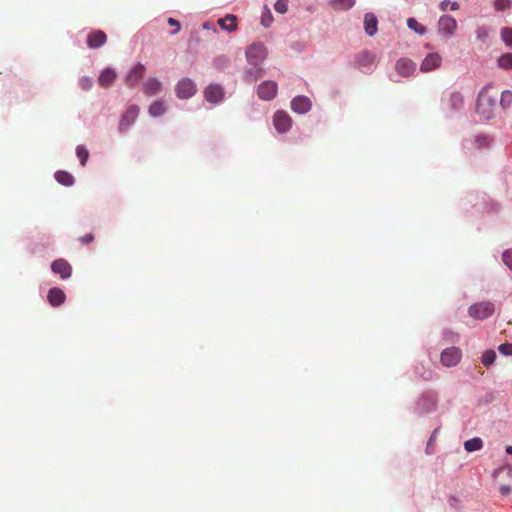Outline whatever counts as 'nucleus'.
Listing matches in <instances>:
<instances>
[{
    "instance_id": "obj_1",
    "label": "nucleus",
    "mask_w": 512,
    "mask_h": 512,
    "mask_svg": "<svg viewBox=\"0 0 512 512\" xmlns=\"http://www.w3.org/2000/svg\"><path fill=\"white\" fill-rule=\"evenodd\" d=\"M492 90L491 86L484 87L477 100L476 111L486 120L494 116L497 108V92H492Z\"/></svg>"
},
{
    "instance_id": "obj_2",
    "label": "nucleus",
    "mask_w": 512,
    "mask_h": 512,
    "mask_svg": "<svg viewBox=\"0 0 512 512\" xmlns=\"http://www.w3.org/2000/svg\"><path fill=\"white\" fill-rule=\"evenodd\" d=\"M494 304L490 301H483L469 307V315L475 319L483 320L493 315Z\"/></svg>"
},
{
    "instance_id": "obj_3",
    "label": "nucleus",
    "mask_w": 512,
    "mask_h": 512,
    "mask_svg": "<svg viewBox=\"0 0 512 512\" xmlns=\"http://www.w3.org/2000/svg\"><path fill=\"white\" fill-rule=\"evenodd\" d=\"M267 56V49L262 43H254L246 50L248 62L253 66L261 64Z\"/></svg>"
},
{
    "instance_id": "obj_4",
    "label": "nucleus",
    "mask_w": 512,
    "mask_h": 512,
    "mask_svg": "<svg viewBox=\"0 0 512 512\" xmlns=\"http://www.w3.org/2000/svg\"><path fill=\"white\" fill-rule=\"evenodd\" d=\"M197 92V86L190 78H182L175 86V93L180 99H189Z\"/></svg>"
},
{
    "instance_id": "obj_5",
    "label": "nucleus",
    "mask_w": 512,
    "mask_h": 512,
    "mask_svg": "<svg viewBox=\"0 0 512 512\" xmlns=\"http://www.w3.org/2000/svg\"><path fill=\"white\" fill-rule=\"evenodd\" d=\"M140 112V108L137 105H130L126 111L123 113L118 129L120 132H124L129 129V127L135 123L138 118Z\"/></svg>"
},
{
    "instance_id": "obj_6",
    "label": "nucleus",
    "mask_w": 512,
    "mask_h": 512,
    "mask_svg": "<svg viewBox=\"0 0 512 512\" xmlns=\"http://www.w3.org/2000/svg\"><path fill=\"white\" fill-rule=\"evenodd\" d=\"M273 125L279 133H286L291 128L292 119L288 113L277 111L273 117Z\"/></svg>"
},
{
    "instance_id": "obj_7",
    "label": "nucleus",
    "mask_w": 512,
    "mask_h": 512,
    "mask_svg": "<svg viewBox=\"0 0 512 512\" xmlns=\"http://www.w3.org/2000/svg\"><path fill=\"white\" fill-rule=\"evenodd\" d=\"M461 359V351L456 347L445 349L441 353V363L446 367L456 366Z\"/></svg>"
},
{
    "instance_id": "obj_8",
    "label": "nucleus",
    "mask_w": 512,
    "mask_h": 512,
    "mask_svg": "<svg viewBox=\"0 0 512 512\" xmlns=\"http://www.w3.org/2000/svg\"><path fill=\"white\" fill-rule=\"evenodd\" d=\"M277 84L274 81H264L258 86L257 95L260 99L269 101L277 94Z\"/></svg>"
},
{
    "instance_id": "obj_9",
    "label": "nucleus",
    "mask_w": 512,
    "mask_h": 512,
    "mask_svg": "<svg viewBox=\"0 0 512 512\" xmlns=\"http://www.w3.org/2000/svg\"><path fill=\"white\" fill-rule=\"evenodd\" d=\"M145 74V66L141 63H138L136 66H134L127 76L125 77V83L129 87L136 86L139 81L143 78Z\"/></svg>"
},
{
    "instance_id": "obj_10",
    "label": "nucleus",
    "mask_w": 512,
    "mask_h": 512,
    "mask_svg": "<svg viewBox=\"0 0 512 512\" xmlns=\"http://www.w3.org/2000/svg\"><path fill=\"white\" fill-rule=\"evenodd\" d=\"M204 97L210 103H218L224 97V90L218 84H210L204 90Z\"/></svg>"
},
{
    "instance_id": "obj_11",
    "label": "nucleus",
    "mask_w": 512,
    "mask_h": 512,
    "mask_svg": "<svg viewBox=\"0 0 512 512\" xmlns=\"http://www.w3.org/2000/svg\"><path fill=\"white\" fill-rule=\"evenodd\" d=\"M442 57L438 53H430L422 61L420 69L422 72H430L441 66Z\"/></svg>"
},
{
    "instance_id": "obj_12",
    "label": "nucleus",
    "mask_w": 512,
    "mask_h": 512,
    "mask_svg": "<svg viewBox=\"0 0 512 512\" xmlns=\"http://www.w3.org/2000/svg\"><path fill=\"white\" fill-rule=\"evenodd\" d=\"M51 269L55 274H59L62 279L69 278L72 273L71 265L64 259L55 260L51 265Z\"/></svg>"
},
{
    "instance_id": "obj_13",
    "label": "nucleus",
    "mask_w": 512,
    "mask_h": 512,
    "mask_svg": "<svg viewBox=\"0 0 512 512\" xmlns=\"http://www.w3.org/2000/svg\"><path fill=\"white\" fill-rule=\"evenodd\" d=\"M107 41L106 34L101 30L90 32L87 36V45L91 49H97L103 46Z\"/></svg>"
},
{
    "instance_id": "obj_14",
    "label": "nucleus",
    "mask_w": 512,
    "mask_h": 512,
    "mask_svg": "<svg viewBox=\"0 0 512 512\" xmlns=\"http://www.w3.org/2000/svg\"><path fill=\"white\" fill-rule=\"evenodd\" d=\"M311 101L306 96H297L291 101V109L299 114H304L311 109Z\"/></svg>"
},
{
    "instance_id": "obj_15",
    "label": "nucleus",
    "mask_w": 512,
    "mask_h": 512,
    "mask_svg": "<svg viewBox=\"0 0 512 512\" xmlns=\"http://www.w3.org/2000/svg\"><path fill=\"white\" fill-rule=\"evenodd\" d=\"M438 25H439V31L444 34H448V35L453 34L457 28L456 20L452 16H449V15L441 16L439 19Z\"/></svg>"
},
{
    "instance_id": "obj_16",
    "label": "nucleus",
    "mask_w": 512,
    "mask_h": 512,
    "mask_svg": "<svg viewBox=\"0 0 512 512\" xmlns=\"http://www.w3.org/2000/svg\"><path fill=\"white\" fill-rule=\"evenodd\" d=\"M162 83L155 77L148 78L143 84V92L147 96H154L161 92Z\"/></svg>"
},
{
    "instance_id": "obj_17",
    "label": "nucleus",
    "mask_w": 512,
    "mask_h": 512,
    "mask_svg": "<svg viewBox=\"0 0 512 512\" xmlns=\"http://www.w3.org/2000/svg\"><path fill=\"white\" fill-rule=\"evenodd\" d=\"M396 71L403 77L410 76L415 70V64L406 58L399 59L395 65Z\"/></svg>"
},
{
    "instance_id": "obj_18",
    "label": "nucleus",
    "mask_w": 512,
    "mask_h": 512,
    "mask_svg": "<svg viewBox=\"0 0 512 512\" xmlns=\"http://www.w3.org/2000/svg\"><path fill=\"white\" fill-rule=\"evenodd\" d=\"M117 78V73L112 68L102 70L99 75L98 83L103 88L111 86Z\"/></svg>"
},
{
    "instance_id": "obj_19",
    "label": "nucleus",
    "mask_w": 512,
    "mask_h": 512,
    "mask_svg": "<svg viewBox=\"0 0 512 512\" xmlns=\"http://www.w3.org/2000/svg\"><path fill=\"white\" fill-rule=\"evenodd\" d=\"M376 60V56L374 53L370 51H362L355 57V64L357 67H367L371 66Z\"/></svg>"
},
{
    "instance_id": "obj_20",
    "label": "nucleus",
    "mask_w": 512,
    "mask_h": 512,
    "mask_svg": "<svg viewBox=\"0 0 512 512\" xmlns=\"http://www.w3.org/2000/svg\"><path fill=\"white\" fill-rule=\"evenodd\" d=\"M364 29L367 35L374 36L378 30V20L373 13H366L364 17Z\"/></svg>"
},
{
    "instance_id": "obj_21",
    "label": "nucleus",
    "mask_w": 512,
    "mask_h": 512,
    "mask_svg": "<svg viewBox=\"0 0 512 512\" xmlns=\"http://www.w3.org/2000/svg\"><path fill=\"white\" fill-rule=\"evenodd\" d=\"M219 26L228 32H234L237 30V17L232 14L226 15L224 18L218 19Z\"/></svg>"
},
{
    "instance_id": "obj_22",
    "label": "nucleus",
    "mask_w": 512,
    "mask_h": 512,
    "mask_svg": "<svg viewBox=\"0 0 512 512\" xmlns=\"http://www.w3.org/2000/svg\"><path fill=\"white\" fill-rule=\"evenodd\" d=\"M446 105L452 111H458L462 109L464 105V98L462 94L459 92H452L447 99Z\"/></svg>"
},
{
    "instance_id": "obj_23",
    "label": "nucleus",
    "mask_w": 512,
    "mask_h": 512,
    "mask_svg": "<svg viewBox=\"0 0 512 512\" xmlns=\"http://www.w3.org/2000/svg\"><path fill=\"white\" fill-rule=\"evenodd\" d=\"M47 299L52 306L56 307L64 302L65 294L60 288L55 287L49 290Z\"/></svg>"
},
{
    "instance_id": "obj_24",
    "label": "nucleus",
    "mask_w": 512,
    "mask_h": 512,
    "mask_svg": "<svg viewBox=\"0 0 512 512\" xmlns=\"http://www.w3.org/2000/svg\"><path fill=\"white\" fill-rule=\"evenodd\" d=\"M167 110L166 103L163 100L154 101L148 109L149 114L152 117H159L163 115Z\"/></svg>"
},
{
    "instance_id": "obj_25",
    "label": "nucleus",
    "mask_w": 512,
    "mask_h": 512,
    "mask_svg": "<svg viewBox=\"0 0 512 512\" xmlns=\"http://www.w3.org/2000/svg\"><path fill=\"white\" fill-rule=\"evenodd\" d=\"M355 0H330V5L334 10L343 11L352 8Z\"/></svg>"
},
{
    "instance_id": "obj_26",
    "label": "nucleus",
    "mask_w": 512,
    "mask_h": 512,
    "mask_svg": "<svg viewBox=\"0 0 512 512\" xmlns=\"http://www.w3.org/2000/svg\"><path fill=\"white\" fill-rule=\"evenodd\" d=\"M55 179L62 185L71 186L74 183V177L66 171H57Z\"/></svg>"
},
{
    "instance_id": "obj_27",
    "label": "nucleus",
    "mask_w": 512,
    "mask_h": 512,
    "mask_svg": "<svg viewBox=\"0 0 512 512\" xmlns=\"http://www.w3.org/2000/svg\"><path fill=\"white\" fill-rule=\"evenodd\" d=\"M483 447V441L482 439L475 437L472 439L467 440L464 443V448L467 452H474L478 451Z\"/></svg>"
},
{
    "instance_id": "obj_28",
    "label": "nucleus",
    "mask_w": 512,
    "mask_h": 512,
    "mask_svg": "<svg viewBox=\"0 0 512 512\" xmlns=\"http://www.w3.org/2000/svg\"><path fill=\"white\" fill-rule=\"evenodd\" d=\"M498 66L504 70L512 69V53H505L497 60Z\"/></svg>"
},
{
    "instance_id": "obj_29",
    "label": "nucleus",
    "mask_w": 512,
    "mask_h": 512,
    "mask_svg": "<svg viewBox=\"0 0 512 512\" xmlns=\"http://www.w3.org/2000/svg\"><path fill=\"white\" fill-rule=\"evenodd\" d=\"M262 75H263V70L261 68L255 67V68L249 69L246 72L244 79L248 83H253L257 79H259Z\"/></svg>"
},
{
    "instance_id": "obj_30",
    "label": "nucleus",
    "mask_w": 512,
    "mask_h": 512,
    "mask_svg": "<svg viewBox=\"0 0 512 512\" xmlns=\"http://www.w3.org/2000/svg\"><path fill=\"white\" fill-rule=\"evenodd\" d=\"M407 25L410 29L414 30L416 33L423 35L426 32V28L420 24L415 18H409L407 20Z\"/></svg>"
},
{
    "instance_id": "obj_31",
    "label": "nucleus",
    "mask_w": 512,
    "mask_h": 512,
    "mask_svg": "<svg viewBox=\"0 0 512 512\" xmlns=\"http://www.w3.org/2000/svg\"><path fill=\"white\" fill-rule=\"evenodd\" d=\"M77 157L80 160L82 166H85L89 158V151L82 145H78L76 148Z\"/></svg>"
},
{
    "instance_id": "obj_32",
    "label": "nucleus",
    "mask_w": 512,
    "mask_h": 512,
    "mask_svg": "<svg viewBox=\"0 0 512 512\" xmlns=\"http://www.w3.org/2000/svg\"><path fill=\"white\" fill-rule=\"evenodd\" d=\"M273 22V15L270 11L269 8L265 7L264 11L262 12V15H261V24L265 27V28H268L271 26Z\"/></svg>"
},
{
    "instance_id": "obj_33",
    "label": "nucleus",
    "mask_w": 512,
    "mask_h": 512,
    "mask_svg": "<svg viewBox=\"0 0 512 512\" xmlns=\"http://www.w3.org/2000/svg\"><path fill=\"white\" fill-rule=\"evenodd\" d=\"M495 359L496 353L493 350H487L481 357V361L486 367L492 365Z\"/></svg>"
},
{
    "instance_id": "obj_34",
    "label": "nucleus",
    "mask_w": 512,
    "mask_h": 512,
    "mask_svg": "<svg viewBox=\"0 0 512 512\" xmlns=\"http://www.w3.org/2000/svg\"><path fill=\"white\" fill-rule=\"evenodd\" d=\"M501 38L507 46L512 47V28H503Z\"/></svg>"
},
{
    "instance_id": "obj_35",
    "label": "nucleus",
    "mask_w": 512,
    "mask_h": 512,
    "mask_svg": "<svg viewBox=\"0 0 512 512\" xmlns=\"http://www.w3.org/2000/svg\"><path fill=\"white\" fill-rule=\"evenodd\" d=\"M512 103V92L511 91H504L501 95L500 99V105L503 108H508Z\"/></svg>"
},
{
    "instance_id": "obj_36",
    "label": "nucleus",
    "mask_w": 512,
    "mask_h": 512,
    "mask_svg": "<svg viewBox=\"0 0 512 512\" xmlns=\"http://www.w3.org/2000/svg\"><path fill=\"white\" fill-rule=\"evenodd\" d=\"M288 2L289 0H277L274 5L275 11L280 14H285L288 11Z\"/></svg>"
},
{
    "instance_id": "obj_37",
    "label": "nucleus",
    "mask_w": 512,
    "mask_h": 512,
    "mask_svg": "<svg viewBox=\"0 0 512 512\" xmlns=\"http://www.w3.org/2000/svg\"><path fill=\"white\" fill-rule=\"evenodd\" d=\"M494 7L497 11H505L511 7V0H494Z\"/></svg>"
},
{
    "instance_id": "obj_38",
    "label": "nucleus",
    "mask_w": 512,
    "mask_h": 512,
    "mask_svg": "<svg viewBox=\"0 0 512 512\" xmlns=\"http://www.w3.org/2000/svg\"><path fill=\"white\" fill-rule=\"evenodd\" d=\"M488 36H489L488 28H486L484 26L477 28L476 37L478 40H480L481 42H485L486 39L488 38Z\"/></svg>"
},
{
    "instance_id": "obj_39",
    "label": "nucleus",
    "mask_w": 512,
    "mask_h": 512,
    "mask_svg": "<svg viewBox=\"0 0 512 512\" xmlns=\"http://www.w3.org/2000/svg\"><path fill=\"white\" fill-rule=\"evenodd\" d=\"M79 85L80 87L85 90V91H88L91 89V87L93 86V80L92 78L90 77H82L80 80H79Z\"/></svg>"
},
{
    "instance_id": "obj_40",
    "label": "nucleus",
    "mask_w": 512,
    "mask_h": 512,
    "mask_svg": "<svg viewBox=\"0 0 512 512\" xmlns=\"http://www.w3.org/2000/svg\"><path fill=\"white\" fill-rule=\"evenodd\" d=\"M502 260L504 264L512 270V249H508L504 251L502 255Z\"/></svg>"
},
{
    "instance_id": "obj_41",
    "label": "nucleus",
    "mask_w": 512,
    "mask_h": 512,
    "mask_svg": "<svg viewBox=\"0 0 512 512\" xmlns=\"http://www.w3.org/2000/svg\"><path fill=\"white\" fill-rule=\"evenodd\" d=\"M500 353L506 356H512V343H504L498 347Z\"/></svg>"
},
{
    "instance_id": "obj_42",
    "label": "nucleus",
    "mask_w": 512,
    "mask_h": 512,
    "mask_svg": "<svg viewBox=\"0 0 512 512\" xmlns=\"http://www.w3.org/2000/svg\"><path fill=\"white\" fill-rule=\"evenodd\" d=\"M168 24L172 27H174L175 29L171 32L172 35H175L177 34L180 29H181V26H180V23L178 20L174 19V18H168L167 20Z\"/></svg>"
},
{
    "instance_id": "obj_43",
    "label": "nucleus",
    "mask_w": 512,
    "mask_h": 512,
    "mask_svg": "<svg viewBox=\"0 0 512 512\" xmlns=\"http://www.w3.org/2000/svg\"><path fill=\"white\" fill-rule=\"evenodd\" d=\"M79 241L81 242V244L83 245H88L90 244L91 242L94 241V234L93 233H88L82 237L79 238Z\"/></svg>"
},
{
    "instance_id": "obj_44",
    "label": "nucleus",
    "mask_w": 512,
    "mask_h": 512,
    "mask_svg": "<svg viewBox=\"0 0 512 512\" xmlns=\"http://www.w3.org/2000/svg\"><path fill=\"white\" fill-rule=\"evenodd\" d=\"M448 7H451V3L448 0H444L440 4V8L443 11H446Z\"/></svg>"
},
{
    "instance_id": "obj_45",
    "label": "nucleus",
    "mask_w": 512,
    "mask_h": 512,
    "mask_svg": "<svg viewBox=\"0 0 512 512\" xmlns=\"http://www.w3.org/2000/svg\"><path fill=\"white\" fill-rule=\"evenodd\" d=\"M511 489L508 486H502L500 488V492L502 495H508L510 493Z\"/></svg>"
},
{
    "instance_id": "obj_46",
    "label": "nucleus",
    "mask_w": 512,
    "mask_h": 512,
    "mask_svg": "<svg viewBox=\"0 0 512 512\" xmlns=\"http://www.w3.org/2000/svg\"><path fill=\"white\" fill-rule=\"evenodd\" d=\"M450 9H451L452 11H456V10H458V9H459V4H458L457 2H452V3H451V7H450Z\"/></svg>"
},
{
    "instance_id": "obj_47",
    "label": "nucleus",
    "mask_w": 512,
    "mask_h": 512,
    "mask_svg": "<svg viewBox=\"0 0 512 512\" xmlns=\"http://www.w3.org/2000/svg\"><path fill=\"white\" fill-rule=\"evenodd\" d=\"M506 452H507L508 454H512V446H507V447H506Z\"/></svg>"
}]
</instances>
